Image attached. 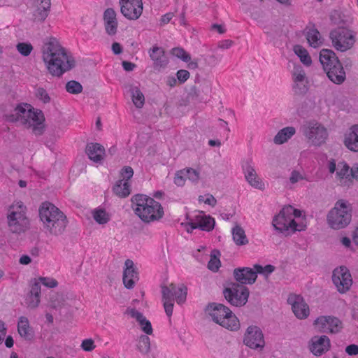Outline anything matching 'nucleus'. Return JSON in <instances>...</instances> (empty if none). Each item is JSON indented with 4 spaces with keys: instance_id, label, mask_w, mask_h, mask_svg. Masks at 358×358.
Here are the masks:
<instances>
[{
    "instance_id": "obj_1",
    "label": "nucleus",
    "mask_w": 358,
    "mask_h": 358,
    "mask_svg": "<svg viewBox=\"0 0 358 358\" xmlns=\"http://www.w3.org/2000/svg\"><path fill=\"white\" fill-rule=\"evenodd\" d=\"M42 58L48 71L53 76H60L74 66L71 55L55 38H50L44 43Z\"/></svg>"
},
{
    "instance_id": "obj_9",
    "label": "nucleus",
    "mask_w": 358,
    "mask_h": 358,
    "mask_svg": "<svg viewBox=\"0 0 358 358\" xmlns=\"http://www.w3.org/2000/svg\"><path fill=\"white\" fill-rule=\"evenodd\" d=\"M162 293L165 312L170 317L173 313L174 301L178 304H182L186 301L187 289L182 284L171 283L162 287Z\"/></svg>"
},
{
    "instance_id": "obj_33",
    "label": "nucleus",
    "mask_w": 358,
    "mask_h": 358,
    "mask_svg": "<svg viewBox=\"0 0 358 358\" xmlns=\"http://www.w3.org/2000/svg\"><path fill=\"white\" fill-rule=\"evenodd\" d=\"M296 134L294 127H286L278 131L273 138V143L276 145H282L287 143Z\"/></svg>"
},
{
    "instance_id": "obj_22",
    "label": "nucleus",
    "mask_w": 358,
    "mask_h": 358,
    "mask_svg": "<svg viewBox=\"0 0 358 358\" xmlns=\"http://www.w3.org/2000/svg\"><path fill=\"white\" fill-rule=\"evenodd\" d=\"M191 229L199 228L209 231L214 228L215 220L202 211L196 212L190 219Z\"/></svg>"
},
{
    "instance_id": "obj_28",
    "label": "nucleus",
    "mask_w": 358,
    "mask_h": 358,
    "mask_svg": "<svg viewBox=\"0 0 358 358\" xmlns=\"http://www.w3.org/2000/svg\"><path fill=\"white\" fill-rule=\"evenodd\" d=\"M304 31L308 43L310 47L317 48L323 45L324 39L314 25L307 26Z\"/></svg>"
},
{
    "instance_id": "obj_42",
    "label": "nucleus",
    "mask_w": 358,
    "mask_h": 358,
    "mask_svg": "<svg viewBox=\"0 0 358 358\" xmlns=\"http://www.w3.org/2000/svg\"><path fill=\"white\" fill-rule=\"evenodd\" d=\"M220 257V252L218 250H214L211 252L210 255V260L208 264V268L209 270L213 272L218 271L221 266Z\"/></svg>"
},
{
    "instance_id": "obj_34",
    "label": "nucleus",
    "mask_w": 358,
    "mask_h": 358,
    "mask_svg": "<svg viewBox=\"0 0 358 358\" xmlns=\"http://www.w3.org/2000/svg\"><path fill=\"white\" fill-rule=\"evenodd\" d=\"M17 332L25 340H31L34 336V331L29 326V320L25 317H20L17 322Z\"/></svg>"
},
{
    "instance_id": "obj_4",
    "label": "nucleus",
    "mask_w": 358,
    "mask_h": 358,
    "mask_svg": "<svg viewBox=\"0 0 358 358\" xmlns=\"http://www.w3.org/2000/svg\"><path fill=\"white\" fill-rule=\"evenodd\" d=\"M131 202L136 215L144 222H154L164 216L163 207L152 197L145 194H136L132 197Z\"/></svg>"
},
{
    "instance_id": "obj_24",
    "label": "nucleus",
    "mask_w": 358,
    "mask_h": 358,
    "mask_svg": "<svg viewBox=\"0 0 358 358\" xmlns=\"http://www.w3.org/2000/svg\"><path fill=\"white\" fill-rule=\"evenodd\" d=\"M138 280V272L134 262L131 259H127L124 262L123 272V283L128 289L134 287L136 282Z\"/></svg>"
},
{
    "instance_id": "obj_25",
    "label": "nucleus",
    "mask_w": 358,
    "mask_h": 358,
    "mask_svg": "<svg viewBox=\"0 0 358 358\" xmlns=\"http://www.w3.org/2000/svg\"><path fill=\"white\" fill-rule=\"evenodd\" d=\"M293 89L296 93L302 94L308 90V80L303 69L300 66L294 68L292 74Z\"/></svg>"
},
{
    "instance_id": "obj_15",
    "label": "nucleus",
    "mask_w": 358,
    "mask_h": 358,
    "mask_svg": "<svg viewBox=\"0 0 358 358\" xmlns=\"http://www.w3.org/2000/svg\"><path fill=\"white\" fill-rule=\"evenodd\" d=\"M332 282L339 293L348 292L353 282L350 270L345 266L336 268L333 271Z\"/></svg>"
},
{
    "instance_id": "obj_43",
    "label": "nucleus",
    "mask_w": 358,
    "mask_h": 358,
    "mask_svg": "<svg viewBox=\"0 0 358 358\" xmlns=\"http://www.w3.org/2000/svg\"><path fill=\"white\" fill-rule=\"evenodd\" d=\"M306 179L305 174L296 169H294L290 172L289 176L287 180V185L293 187L297 182H301Z\"/></svg>"
},
{
    "instance_id": "obj_14",
    "label": "nucleus",
    "mask_w": 358,
    "mask_h": 358,
    "mask_svg": "<svg viewBox=\"0 0 358 358\" xmlns=\"http://www.w3.org/2000/svg\"><path fill=\"white\" fill-rule=\"evenodd\" d=\"M313 325L317 331L327 334H337L343 329L341 320L333 315H320Z\"/></svg>"
},
{
    "instance_id": "obj_48",
    "label": "nucleus",
    "mask_w": 358,
    "mask_h": 358,
    "mask_svg": "<svg viewBox=\"0 0 358 358\" xmlns=\"http://www.w3.org/2000/svg\"><path fill=\"white\" fill-rule=\"evenodd\" d=\"M198 201L199 203H204L210 207H214L217 203V200L210 194H205L203 195H200L199 196Z\"/></svg>"
},
{
    "instance_id": "obj_47",
    "label": "nucleus",
    "mask_w": 358,
    "mask_h": 358,
    "mask_svg": "<svg viewBox=\"0 0 358 358\" xmlns=\"http://www.w3.org/2000/svg\"><path fill=\"white\" fill-rule=\"evenodd\" d=\"M185 169H181L176 172L173 178V182L178 187H182L185 184L187 180Z\"/></svg>"
},
{
    "instance_id": "obj_57",
    "label": "nucleus",
    "mask_w": 358,
    "mask_h": 358,
    "mask_svg": "<svg viewBox=\"0 0 358 358\" xmlns=\"http://www.w3.org/2000/svg\"><path fill=\"white\" fill-rule=\"evenodd\" d=\"M340 242L345 248H348L350 250H353L352 241L350 238L347 236L341 237L340 239Z\"/></svg>"
},
{
    "instance_id": "obj_11",
    "label": "nucleus",
    "mask_w": 358,
    "mask_h": 358,
    "mask_svg": "<svg viewBox=\"0 0 358 358\" xmlns=\"http://www.w3.org/2000/svg\"><path fill=\"white\" fill-rule=\"evenodd\" d=\"M274 270V266L270 264L264 266L255 264L253 268L243 267L236 268L234 270V274L236 280L241 284H252L255 282L258 273L267 277Z\"/></svg>"
},
{
    "instance_id": "obj_51",
    "label": "nucleus",
    "mask_w": 358,
    "mask_h": 358,
    "mask_svg": "<svg viewBox=\"0 0 358 358\" xmlns=\"http://www.w3.org/2000/svg\"><path fill=\"white\" fill-rule=\"evenodd\" d=\"M35 282H38L40 286L42 284L48 288H54L58 284L55 279L50 277H41Z\"/></svg>"
},
{
    "instance_id": "obj_17",
    "label": "nucleus",
    "mask_w": 358,
    "mask_h": 358,
    "mask_svg": "<svg viewBox=\"0 0 358 358\" xmlns=\"http://www.w3.org/2000/svg\"><path fill=\"white\" fill-rule=\"evenodd\" d=\"M225 299L233 306H241L248 301L249 291L242 285L233 284L224 291Z\"/></svg>"
},
{
    "instance_id": "obj_8",
    "label": "nucleus",
    "mask_w": 358,
    "mask_h": 358,
    "mask_svg": "<svg viewBox=\"0 0 358 358\" xmlns=\"http://www.w3.org/2000/svg\"><path fill=\"white\" fill-rule=\"evenodd\" d=\"M351 220V206L348 201L343 199L337 201L327 215V224L331 229L336 230L342 229L348 227Z\"/></svg>"
},
{
    "instance_id": "obj_32",
    "label": "nucleus",
    "mask_w": 358,
    "mask_h": 358,
    "mask_svg": "<svg viewBox=\"0 0 358 358\" xmlns=\"http://www.w3.org/2000/svg\"><path fill=\"white\" fill-rule=\"evenodd\" d=\"M320 61L325 71L340 62L335 52L329 49H322L320 51Z\"/></svg>"
},
{
    "instance_id": "obj_38",
    "label": "nucleus",
    "mask_w": 358,
    "mask_h": 358,
    "mask_svg": "<svg viewBox=\"0 0 358 358\" xmlns=\"http://www.w3.org/2000/svg\"><path fill=\"white\" fill-rule=\"evenodd\" d=\"M233 241L238 246L245 245L249 241L245 234V230L238 224H236L231 229Z\"/></svg>"
},
{
    "instance_id": "obj_10",
    "label": "nucleus",
    "mask_w": 358,
    "mask_h": 358,
    "mask_svg": "<svg viewBox=\"0 0 358 358\" xmlns=\"http://www.w3.org/2000/svg\"><path fill=\"white\" fill-rule=\"evenodd\" d=\"M25 206L21 201H15L10 207L8 213V224L13 233L24 231L28 226V220L25 215Z\"/></svg>"
},
{
    "instance_id": "obj_58",
    "label": "nucleus",
    "mask_w": 358,
    "mask_h": 358,
    "mask_svg": "<svg viewBox=\"0 0 358 358\" xmlns=\"http://www.w3.org/2000/svg\"><path fill=\"white\" fill-rule=\"evenodd\" d=\"M173 17H174L173 13H167L164 14V15L162 16V17L160 19V24L161 25L166 24L172 20V18Z\"/></svg>"
},
{
    "instance_id": "obj_59",
    "label": "nucleus",
    "mask_w": 358,
    "mask_h": 358,
    "mask_svg": "<svg viewBox=\"0 0 358 358\" xmlns=\"http://www.w3.org/2000/svg\"><path fill=\"white\" fill-rule=\"evenodd\" d=\"M345 352L349 355H358V345L352 344L346 347Z\"/></svg>"
},
{
    "instance_id": "obj_27",
    "label": "nucleus",
    "mask_w": 358,
    "mask_h": 358,
    "mask_svg": "<svg viewBox=\"0 0 358 358\" xmlns=\"http://www.w3.org/2000/svg\"><path fill=\"white\" fill-rule=\"evenodd\" d=\"M126 313L136 320L141 329L147 335H151L153 329L151 322L139 311L134 308H128Z\"/></svg>"
},
{
    "instance_id": "obj_53",
    "label": "nucleus",
    "mask_w": 358,
    "mask_h": 358,
    "mask_svg": "<svg viewBox=\"0 0 358 358\" xmlns=\"http://www.w3.org/2000/svg\"><path fill=\"white\" fill-rule=\"evenodd\" d=\"M80 348L85 352H92L96 348V345L93 339L86 338L82 341Z\"/></svg>"
},
{
    "instance_id": "obj_7",
    "label": "nucleus",
    "mask_w": 358,
    "mask_h": 358,
    "mask_svg": "<svg viewBox=\"0 0 358 358\" xmlns=\"http://www.w3.org/2000/svg\"><path fill=\"white\" fill-rule=\"evenodd\" d=\"M213 322L231 331H238L241 323L236 315L227 306L220 303L209 304L206 310Z\"/></svg>"
},
{
    "instance_id": "obj_6",
    "label": "nucleus",
    "mask_w": 358,
    "mask_h": 358,
    "mask_svg": "<svg viewBox=\"0 0 358 358\" xmlns=\"http://www.w3.org/2000/svg\"><path fill=\"white\" fill-rule=\"evenodd\" d=\"M39 217L44 229L51 235L59 236L64 231L67 220L65 215L55 206L44 202L39 208Z\"/></svg>"
},
{
    "instance_id": "obj_16",
    "label": "nucleus",
    "mask_w": 358,
    "mask_h": 358,
    "mask_svg": "<svg viewBox=\"0 0 358 358\" xmlns=\"http://www.w3.org/2000/svg\"><path fill=\"white\" fill-rule=\"evenodd\" d=\"M243 343L252 350H263L265 340L261 328L256 325L249 326L244 334Z\"/></svg>"
},
{
    "instance_id": "obj_50",
    "label": "nucleus",
    "mask_w": 358,
    "mask_h": 358,
    "mask_svg": "<svg viewBox=\"0 0 358 358\" xmlns=\"http://www.w3.org/2000/svg\"><path fill=\"white\" fill-rule=\"evenodd\" d=\"M66 90L71 94H78L82 92V85L76 81L71 80L66 83Z\"/></svg>"
},
{
    "instance_id": "obj_31",
    "label": "nucleus",
    "mask_w": 358,
    "mask_h": 358,
    "mask_svg": "<svg viewBox=\"0 0 358 358\" xmlns=\"http://www.w3.org/2000/svg\"><path fill=\"white\" fill-rule=\"evenodd\" d=\"M326 71L328 78L335 84H341L345 80V71L341 62H338V64H336L335 66H333Z\"/></svg>"
},
{
    "instance_id": "obj_30",
    "label": "nucleus",
    "mask_w": 358,
    "mask_h": 358,
    "mask_svg": "<svg viewBox=\"0 0 358 358\" xmlns=\"http://www.w3.org/2000/svg\"><path fill=\"white\" fill-rule=\"evenodd\" d=\"M85 152L89 159L96 163L101 162L105 156V149L99 143H88Z\"/></svg>"
},
{
    "instance_id": "obj_40",
    "label": "nucleus",
    "mask_w": 358,
    "mask_h": 358,
    "mask_svg": "<svg viewBox=\"0 0 358 358\" xmlns=\"http://www.w3.org/2000/svg\"><path fill=\"white\" fill-rule=\"evenodd\" d=\"M92 216L94 220L100 225L107 224L110 220L109 213L102 208H94L92 211Z\"/></svg>"
},
{
    "instance_id": "obj_19",
    "label": "nucleus",
    "mask_w": 358,
    "mask_h": 358,
    "mask_svg": "<svg viewBox=\"0 0 358 358\" xmlns=\"http://www.w3.org/2000/svg\"><path fill=\"white\" fill-rule=\"evenodd\" d=\"M242 169L245 180L251 187L259 190L264 189L265 183L258 176L251 159H247L243 162Z\"/></svg>"
},
{
    "instance_id": "obj_36",
    "label": "nucleus",
    "mask_w": 358,
    "mask_h": 358,
    "mask_svg": "<svg viewBox=\"0 0 358 358\" xmlns=\"http://www.w3.org/2000/svg\"><path fill=\"white\" fill-rule=\"evenodd\" d=\"M150 56L157 66L164 67L169 63V60L162 48L154 47L150 52Z\"/></svg>"
},
{
    "instance_id": "obj_3",
    "label": "nucleus",
    "mask_w": 358,
    "mask_h": 358,
    "mask_svg": "<svg viewBox=\"0 0 358 358\" xmlns=\"http://www.w3.org/2000/svg\"><path fill=\"white\" fill-rule=\"evenodd\" d=\"M324 169L341 187H349L353 185L354 180L358 182V163L350 167L345 160L329 158L324 164Z\"/></svg>"
},
{
    "instance_id": "obj_52",
    "label": "nucleus",
    "mask_w": 358,
    "mask_h": 358,
    "mask_svg": "<svg viewBox=\"0 0 358 358\" xmlns=\"http://www.w3.org/2000/svg\"><path fill=\"white\" fill-rule=\"evenodd\" d=\"M184 169L185 172H186L185 175L187 176V180L193 182H196L199 181L200 173L198 170L192 168H185Z\"/></svg>"
},
{
    "instance_id": "obj_12",
    "label": "nucleus",
    "mask_w": 358,
    "mask_h": 358,
    "mask_svg": "<svg viewBox=\"0 0 358 358\" xmlns=\"http://www.w3.org/2000/svg\"><path fill=\"white\" fill-rule=\"evenodd\" d=\"M333 46L338 51L345 52L351 49L356 42L355 33L349 29H338L331 32Z\"/></svg>"
},
{
    "instance_id": "obj_39",
    "label": "nucleus",
    "mask_w": 358,
    "mask_h": 358,
    "mask_svg": "<svg viewBox=\"0 0 358 358\" xmlns=\"http://www.w3.org/2000/svg\"><path fill=\"white\" fill-rule=\"evenodd\" d=\"M293 52L299 58L301 62L306 66H309L312 64L311 57L309 55L308 50L301 45H295L293 46Z\"/></svg>"
},
{
    "instance_id": "obj_61",
    "label": "nucleus",
    "mask_w": 358,
    "mask_h": 358,
    "mask_svg": "<svg viewBox=\"0 0 358 358\" xmlns=\"http://www.w3.org/2000/svg\"><path fill=\"white\" fill-rule=\"evenodd\" d=\"M341 14V13L339 11H334L332 13V15H331V20H332V21L334 22V24H340L342 22H344L343 20H341L340 21L336 20V17H340Z\"/></svg>"
},
{
    "instance_id": "obj_63",
    "label": "nucleus",
    "mask_w": 358,
    "mask_h": 358,
    "mask_svg": "<svg viewBox=\"0 0 358 358\" xmlns=\"http://www.w3.org/2000/svg\"><path fill=\"white\" fill-rule=\"evenodd\" d=\"M232 45H233L232 41L225 40V41H222L220 43L219 46L223 49H228V48H231L232 46Z\"/></svg>"
},
{
    "instance_id": "obj_13",
    "label": "nucleus",
    "mask_w": 358,
    "mask_h": 358,
    "mask_svg": "<svg viewBox=\"0 0 358 358\" xmlns=\"http://www.w3.org/2000/svg\"><path fill=\"white\" fill-rule=\"evenodd\" d=\"M303 133L310 142L316 146L324 144L328 136L327 129L315 121H310L304 124Z\"/></svg>"
},
{
    "instance_id": "obj_20",
    "label": "nucleus",
    "mask_w": 358,
    "mask_h": 358,
    "mask_svg": "<svg viewBox=\"0 0 358 358\" xmlns=\"http://www.w3.org/2000/svg\"><path fill=\"white\" fill-rule=\"evenodd\" d=\"M122 14L128 20H136L143 13L142 0H119Z\"/></svg>"
},
{
    "instance_id": "obj_60",
    "label": "nucleus",
    "mask_w": 358,
    "mask_h": 358,
    "mask_svg": "<svg viewBox=\"0 0 358 358\" xmlns=\"http://www.w3.org/2000/svg\"><path fill=\"white\" fill-rule=\"evenodd\" d=\"M112 50L114 54L119 55L122 51V45L119 43L115 42L112 44Z\"/></svg>"
},
{
    "instance_id": "obj_41",
    "label": "nucleus",
    "mask_w": 358,
    "mask_h": 358,
    "mask_svg": "<svg viewBox=\"0 0 358 358\" xmlns=\"http://www.w3.org/2000/svg\"><path fill=\"white\" fill-rule=\"evenodd\" d=\"M129 92L131 95L132 101L136 107L141 108L145 102V97L138 86H130Z\"/></svg>"
},
{
    "instance_id": "obj_55",
    "label": "nucleus",
    "mask_w": 358,
    "mask_h": 358,
    "mask_svg": "<svg viewBox=\"0 0 358 358\" xmlns=\"http://www.w3.org/2000/svg\"><path fill=\"white\" fill-rule=\"evenodd\" d=\"M7 334V327L5 322L0 320V345L3 343Z\"/></svg>"
},
{
    "instance_id": "obj_2",
    "label": "nucleus",
    "mask_w": 358,
    "mask_h": 358,
    "mask_svg": "<svg viewBox=\"0 0 358 358\" xmlns=\"http://www.w3.org/2000/svg\"><path fill=\"white\" fill-rule=\"evenodd\" d=\"M272 225L276 231L287 236L296 231H304L308 221L303 210L287 206L274 216Z\"/></svg>"
},
{
    "instance_id": "obj_54",
    "label": "nucleus",
    "mask_w": 358,
    "mask_h": 358,
    "mask_svg": "<svg viewBox=\"0 0 358 358\" xmlns=\"http://www.w3.org/2000/svg\"><path fill=\"white\" fill-rule=\"evenodd\" d=\"M64 299L62 296L56 295L55 300H51L50 302V307L55 309H60L64 305Z\"/></svg>"
},
{
    "instance_id": "obj_26",
    "label": "nucleus",
    "mask_w": 358,
    "mask_h": 358,
    "mask_svg": "<svg viewBox=\"0 0 358 358\" xmlns=\"http://www.w3.org/2000/svg\"><path fill=\"white\" fill-rule=\"evenodd\" d=\"M103 24L106 32L110 36H114L117 32V14L113 8H107L103 13Z\"/></svg>"
},
{
    "instance_id": "obj_21",
    "label": "nucleus",
    "mask_w": 358,
    "mask_h": 358,
    "mask_svg": "<svg viewBox=\"0 0 358 358\" xmlns=\"http://www.w3.org/2000/svg\"><path fill=\"white\" fill-rule=\"evenodd\" d=\"M287 303L297 319L305 320L310 315L309 306L301 295L290 294L287 299Z\"/></svg>"
},
{
    "instance_id": "obj_37",
    "label": "nucleus",
    "mask_w": 358,
    "mask_h": 358,
    "mask_svg": "<svg viewBox=\"0 0 358 358\" xmlns=\"http://www.w3.org/2000/svg\"><path fill=\"white\" fill-rule=\"evenodd\" d=\"M37 8L34 13L35 19L43 21L48 15L50 0H36Z\"/></svg>"
},
{
    "instance_id": "obj_49",
    "label": "nucleus",
    "mask_w": 358,
    "mask_h": 358,
    "mask_svg": "<svg viewBox=\"0 0 358 358\" xmlns=\"http://www.w3.org/2000/svg\"><path fill=\"white\" fill-rule=\"evenodd\" d=\"M17 51L23 56H28L33 50V46L29 43H19L16 45Z\"/></svg>"
},
{
    "instance_id": "obj_5",
    "label": "nucleus",
    "mask_w": 358,
    "mask_h": 358,
    "mask_svg": "<svg viewBox=\"0 0 358 358\" xmlns=\"http://www.w3.org/2000/svg\"><path fill=\"white\" fill-rule=\"evenodd\" d=\"M13 121H19L31 129L36 135H41L45 130V117L40 109L29 103H20L14 110Z\"/></svg>"
},
{
    "instance_id": "obj_56",
    "label": "nucleus",
    "mask_w": 358,
    "mask_h": 358,
    "mask_svg": "<svg viewBox=\"0 0 358 358\" xmlns=\"http://www.w3.org/2000/svg\"><path fill=\"white\" fill-rule=\"evenodd\" d=\"M189 77V73L186 70H179L177 72V78L180 83L185 82Z\"/></svg>"
},
{
    "instance_id": "obj_45",
    "label": "nucleus",
    "mask_w": 358,
    "mask_h": 358,
    "mask_svg": "<svg viewBox=\"0 0 358 358\" xmlns=\"http://www.w3.org/2000/svg\"><path fill=\"white\" fill-rule=\"evenodd\" d=\"M171 55L185 62H188L191 59L189 55L180 48H173L171 50Z\"/></svg>"
},
{
    "instance_id": "obj_35",
    "label": "nucleus",
    "mask_w": 358,
    "mask_h": 358,
    "mask_svg": "<svg viewBox=\"0 0 358 358\" xmlns=\"http://www.w3.org/2000/svg\"><path fill=\"white\" fill-rule=\"evenodd\" d=\"M41 286L38 282H34L30 293L26 299V303L30 308L38 307L40 303Z\"/></svg>"
},
{
    "instance_id": "obj_64",
    "label": "nucleus",
    "mask_w": 358,
    "mask_h": 358,
    "mask_svg": "<svg viewBox=\"0 0 358 358\" xmlns=\"http://www.w3.org/2000/svg\"><path fill=\"white\" fill-rule=\"evenodd\" d=\"M352 238L354 243L358 245V226L353 231Z\"/></svg>"
},
{
    "instance_id": "obj_62",
    "label": "nucleus",
    "mask_w": 358,
    "mask_h": 358,
    "mask_svg": "<svg viewBox=\"0 0 358 358\" xmlns=\"http://www.w3.org/2000/svg\"><path fill=\"white\" fill-rule=\"evenodd\" d=\"M122 66L124 69L127 71H133L135 68V64L131 62L124 61L122 62Z\"/></svg>"
},
{
    "instance_id": "obj_23",
    "label": "nucleus",
    "mask_w": 358,
    "mask_h": 358,
    "mask_svg": "<svg viewBox=\"0 0 358 358\" xmlns=\"http://www.w3.org/2000/svg\"><path fill=\"white\" fill-rule=\"evenodd\" d=\"M330 340L324 335L313 336L309 343L310 351L316 356H320L330 348Z\"/></svg>"
},
{
    "instance_id": "obj_44",
    "label": "nucleus",
    "mask_w": 358,
    "mask_h": 358,
    "mask_svg": "<svg viewBox=\"0 0 358 358\" xmlns=\"http://www.w3.org/2000/svg\"><path fill=\"white\" fill-rule=\"evenodd\" d=\"M34 94L36 98L44 104H47L51 102V97L48 92L47 90L42 87H37L34 90Z\"/></svg>"
},
{
    "instance_id": "obj_18",
    "label": "nucleus",
    "mask_w": 358,
    "mask_h": 358,
    "mask_svg": "<svg viewBox=\"0 0 358 358\" xmlns=\"http://www.w3.org/2000/svg\"><path fill=\"white\" fill-rule=\"evenodd\" d=\"M134 176V170L131 166H124L120 171V178L113 187V192L119 197L124 198L131 193V178Z\"/></svg>"
},
{
    "instance_id": "obj_29",
    "label": "nucleus",
    "mask_w": 358,
    "mask_h": 358,
    "mask_svg": "<svg viewBox=\"0 0 358 358\" xmlns=\"http://www.w3.org/2000/svg\"><path fill=\"white\" fill-rule=\"evenodd\" d=\"M343 143L352 152H358V124L352 126L345 134Z\"/></svg>"
},
{
    "instance_id": "obj_46",
    "label": "nucleus",
    "mask_w": 358,
    "mask_h": 358,
    "mask_svg": "<svg viewBox=\"0 0 358 358\" xmlns=\"http://www.w3.org/2000/svg\"><path fill=\"white\" fill-rule=\"evenodd\" d=\"M150 338L148 336H141L138 340V348L142 352H147L150 349Z\"/></svg>"
}]
</instances>
